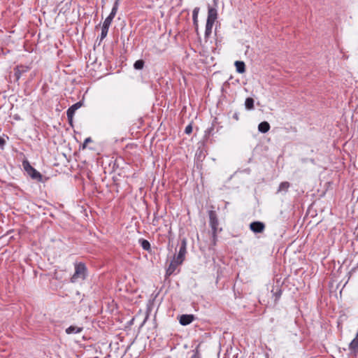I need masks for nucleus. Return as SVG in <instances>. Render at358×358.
I'll return each instance as SVG.
<instances>
[{
	"instance_id": "1",
	"label": "nucleus",
	"mask_w": 358,
	"mask_h": 358,
	"mask_svg": "<svg viewBox=\"0 0 358 358\" xmlns=\"http://www.w3.org/2000/svg\"><path fill=\"white\" fill-rule=\"evenodd\" d=\"M209 216V225L211 228V238L210 242L213 246H215L217 244V234L222 231V229L219 228V221L217 218V215L215 211L209 210L208 212Z\"/></svg>"
},
{
	"instance_id": "2",
	"label": "nucleus",
	"mask_w": 358,
	"mask_h": 358,
	"mask_svg": "<svg viewBox=\"0 0 358 358\" xmlns=\"http://www.w3.org/2000/svg\"><path fill=\"white\" fill-rule=\"evenodd\" d=\"M75 271L73 275L71 276L70 281L72 283H75L78 280H84L87 276V268L86 265L83 262L75 263L74 264Z\"/></svg>"
},
{
	"instance_id": "3",
	"label": "nucleus",
	"mask_w": 358,
	"mask_h": 358,
	"mask_svg": "<svg viewBox=\"0 0 358 358\" xmlns=\"http://www.w3.org/2000/svg\"><path fill=\"white\" fill-rule=\"evenodd\" d=\"M22 166L25 171L33 180L38 182H41L43 180V176L41 173L34 169L28 161H23Z\"/></svg>"
},
{
	"instance_id": "4",
	"label": "nucleus",
	"mask_w": 358,
	"mask_h": 358,
	"mask_svg": "<svg viewBox=\"0 0 358 358\" xmlns=\"http://www.w3.org/2000/svg\"><path fill=\"white\" fill-rule=\"evenodd\" d=\"M30 67L24 65H17L14 68V76L17 81L20 80L22 75L27 72Z\"/></svg>"
},
{
	"instance_id": "5",
	"label": "nucleus",
	"mask_w": 358,
	"mask_h": 358,
	"mask_svg": "<svg viewBox=\"0 0 358 358\" xmlns=\"http://www.w3.org/2000/svg\"><path fill=\"white\" fill-rule=\"evenodd\" d=\"M348 350L351 355L357 357L358 355V336L355 338L350 343Z\"/></svg>"
},
{
	"instance_id": "6",
	"label": "nucleus",
	"mask_w": 358,
	"mask_h": 358,
	"mask_svg": "<svg viewBox=\"0 0 358 358\" xmlns=\"http://www.w3.org/2000/svg\"><path fill=\"white\" fill-rule=\"evenodd\" d=\"M250 229L255 233H262L265 229V224L259 221L252 222L250 224Z\"/></svg>"
},
{
	"instance_id": "7",
	"label": "nucleus",
	"mask_w": 358,
	"mask_h": 358,
	"mask_svg": "<svg viewBox=\"0 0 358 358\" xmlns=\"http://www.w3.org/2000/svg\"><path fill=\"white\" fill-rule=\"evenodd\" d=\"M217 17V11L215 8L209 7L206 22L214 24Z\"/></svg>"
},
{
	"instance_id": "8",
	"label": "nucleus",
	"mask_w": 358,
	"mask_h": 358,
	"mask_svg": "<svg viewBox=\"0 0 358 358\" xmlns=\"http://www.w3.org/2000/svg\"><path fill=\"white\" fill-rule=\"evenodd\" d=\"M194 317L193 315H182L180 317V324L182 326L189 324L194 320Z\"/></svg>"
},
{
	"instance_id": "9",
	"label": "nucleus",
	"mask_w": 358,
	"mask_h": 358,
	"mask_svg": "<svg viewBox=\"0 0 358 358\" xmlns=\"http://www.w3.org/2000/svg\"><path fill=\"white\" fill-rule=\"evenodd\" d=\"M83 330V327H77V326H70L66 329L65 332L67 334H76L82 332Z\"/></svg>"
},
{
	"instance_id": "10",
	"label": "nucleus",
	"mask_w": 358,
	"mask_h": 358,
	"mask_svg": "<svg viewBox=\"0 0 358 358\" xmlns=\"http://www.w3.org/2000/svg\"><path fill=\"white\" fill-rule=\"evenodd\" d=\"M179 265H180V264H179L176 261L172 259L169 264V268L166 270V274L169 275H171V274H173Z\"/></svg>"
},
{
	"instance_id": "11",
	"label": "nucleus",
	"mask_w": 358,
	"mask_h": 358,
	"mask_svg": "<svg viewBox=\"0 0 358 358\" xmlns=\"http://www.w3.org/2000/svg\"><path fill=\"white\" fill-rule=\"evenodd\" d=\"M83 105V103L81 101H78L73 105H72L71 107H69L66 111V114H70V115L74 116V114L76 111L79 109Z\"/></svg>"
},
{
	"instance_id": "12",
	"label": "nucleus",
	"mask_w": 358,
	"mask_h": 358,
	"mask_svg": "<svg viewBox=\"0 0 358 358\" xmlns=\"http://www.w3.org/2000/svg\"><path fill=\"white\" fill-rule=\"evenodd\" d=\"M271 127L268 122L264 121L259 124L258 130L259 132L265 134L268 132Z\"/></svg>"
},
{
	"instance_id": "13",
	"label": "nucleus",
	"mask_w": 358,
	"mask_h": 358,
	"mask_svg": "<svg viewBox=\"0 0 358 358\" xmlns=\"http://www.w3.org/2000/svg\"><path fill=\"white\" fill-rule=\"evenodd\" d=\"M235 66L236 71L239 73H243L245 71V64L242 61L235 62Z\"/></svg>"
},
{
	"instance_id": "14",
	"label": "nucleus",
	"mask_w": 358,
	"mask_h": 358,
	"mask_svg": "<svg viewBox=\"0 0 358 358\" xmlns=\"http://www.w3.org/2000/svg\"><path fill=\"white\" fill-rule=\"evenodd\" d=\"M290 187V183L289 182L285 181L280 183L277 193L285 192H287L289 188Z\"/></svg>"
},
{
	"instance_id": "15",
	"label": "nucleus",
	"mask_w": 358,
	"mask_h": 358,
	"mask_svg": "<svg viewBox=\"0 0 358 358\" xmlns=\"http://www.w3.org/2000/svg\"><path fill=\"white\" fill-rule=\"evenodd\" d=\"M178 253H180L185 257V255L187 253V239L186 238H182L181 240Z\"/></svg>"
},
{
	"instance_id": "16",
	"label": "nucleus",
	"mask_w": 358,
	"mask_h": 358,
	"mask_svg": "<svg viewBox=\"0 0 358 358\" xmlns=\"http://www.w3.org/2000/svg\"><path fill=\"white\" fill-rule=\"evenodd\" d=\"M255 101L251 97H248L245 101V107L248 110H252L255 108Z\"/></svg>"
},
{
	"instance_id": "17",
	"label": "nucleus",
	"mask_w": 358,
	"mask_h": 358,
	"mask_svg": "<svg viewBox=\"0 0 358 358\" xmlns=\"http://www.w3.org/2000/svg\"><path fill=\"white\" fill-rule=\"evenodd\" d=\"M199 8L196 7L193 10V12H192L193 23H194V26L196 27V30L198 29V14H199Z\"/></svg>"
},
{
	"instance_id": "18",
	"label": "nucleus",
	"mask_w": 358,
	"mask_h": 358,
	"mask_svg": "<svg viewBox=\"0 0 358 358\" xmlns=\"http://www.w3.org/2000/svg\"><path fill=\"white\" fill-rule=\"evenodd\" d=\"M213 24H213V23L206 22V29H205V34H204L205 38L207 39L210 36V34L212 33V29H213Z\"/></svg>"
},
{
	"instance_id": "19",
	"label": "nucleus",
	"mask_w": 358,
	"mask_h": 358,
	"mask_svg": "<svg viewBox=\"0 0 358 358\" xmlns=\"http://www.w3.org/2000/svg\"><path fill=\"white\" fill-rule=\"evenodd\" d=\"M139 243H141V245L142 248L146 251H150L151 249L150 243L148 241L141 238L139 239Z\"/></svg>"
},
{
	"instance_id": "20",
	"label": "nucleus",
	"mask_w": 358,
	"mask_h": 358,
	"mask_svg": "<svg viewBox=\"0 0 358 358\" xmlns=\"http://www.w3.org/2000/svg\"><path fill=\"white\" fill-rule=\"evenodd\" d=\"M108 29H109L108 27L102 26V27H101V33L100 38H99V44L106 37V36L108 34Z\"/></svg>"
},
{
	"instance_id": "21",
	"label": "nucleus",
	"mask_w": 358,
	"mask_h": 358,
	"mask_svg": "<svg viewBox=\"0 0 358 358\" xmlns=\"http://www.w3.org/2000/svg\"><path fill=\"white\" fill-rule=\"evenodd\" d=\"M144 65H145V62L143 59H138L134 62V68L136 70H141L143 69Z\"/></svg>"
},
{
	"instance_id": "22",
	"label": "nucleus",
	"mask_w": 358,
	"mask_h": 358,
	"mask_svg": "<svg viewBox=\"0 0 358 358\" xmlns=\"http://www.w3.org/2000/svg\"><path fill=\"white\" fill-rule=\"evenodd\" d=\"M119 2H120V0H116L115 1L114 4L113 6L112 10L110 11V13L109 14L110 15H111V17H115V16L116 15V13L118 10V7H119Z\"/></svg>"
},
{
	"instance_id": "23",
	"label": "nucleus",
	"mask_w": 358,
	"mask_h": 358,
	"mask_svg": "<svg viewBox=\"0 0 358 358\" xmlns=\"http://www.w3.org/2000/svg\"><path fill=\"white\" fill-rule=\"evenodd\" d=\"M271 292L273 293V295L275 296V301L278 300L282 294V290L278 287L276 288L275 291L274 289H272Z\"/></svg>"
},
{
	"instance_id": "24",
	"label": "nucleus",
	"mask_w": 358,
	"mask_h": 358,
	"mask_svg": "<svg viewBox=\"0 0 358 358\" xmlns=\"http://www.w3.org/2000/svg\"><path fill=\"white\" fill-rule=\"evenodd\" d=\"M114 19L113 17H111V15H108L104 20L103 23V25L102 26H104V27H110L112 22H113V20Z\"/></svg>"
},
{
	"instance_id": "25",
	"label": "nucleus",
	"mask_w": 358,
	"mask_h": 358,
	"mask_svg": "<svg viewBox=\"0 0 358 358\" xmlns=\"http://www.w3.org/2000/svg\"><path fill=\"white\" fill-rule=\"evenodd\" d=\"M185 257L180 253H178V255L176 256L173 257V260L176 261L177 262H178L179 264H182V262H184L185 260Z\"/></svg>"
},
{
	"instance_id": "26",
	"label": "nucleus",
	"mask_w": 358,
	"mask_h": 358,
	"mask_svg": "<svg viewBox=\"0 0 358 358\" xmlns=\"http://www.w3.org/2000/svg\"><path fill=\"white\" fill-rule=\"evenodd\" d=\"M92 141V139L91 138V137H88V138H85V140L84 141V142L81 146V148L83 150L87 148V144Z\"/></svg>"
},
{
	"instance_id": "27",
	"label": "nucleus",
	"mask_w": 358,
	"mask_h": 358,
	"mask_svg": "<svg viewBox=\"0 0 358 358\" xmlns=\"http://www.w3.org/2000/svg\"><path fill=\"white\" fill-rule=\"evenodd\" d=\"M192 132V126L191 124H188L185 129V133L186 134H190Z\"/></svg>"
},
{
	"instance_id": "28",
	"label": "nucleus",
	"mask_w": 358,
	"mask_h": 358,
	"mask_svg": "<svg viewBox=\"0 0 358 358\" xmlns=\"http://www.w3.org/2000/svg\"><path fill=\"white\" fill-rule=\"evenodd\" d=\"M67 115V118H68V122L69 123L70 125H73V115H70V114H66Z\"/></svg>"
},
{
	"instance_id": "29",
	"label": "nucleus",
	"mask_w": 358,
	"mask_h": 358,
	"mask_svg": "<svg viewBox=\"0 0 358 358\" xmlns=\"http://www.w3.org/2000/svg\"><path fill=\"white\" fill-rule=\"evenodd\" d=\"M191 358H201V356H200V354H199V350H196L194 352V354H193V355L192 356V357H191Z\"/></svg>"
},
{
	"instance_id": "30",
	"label": "nucleus",
	"mask_w": 358,
	"mask_h": 358,
	"mask_svg": "<svg viewBox=\"0 0 358 358\" xmlns=\"http://www.w3.org/2000/svg\"><path fill=\"white\" fill-rule=\"evenodd\" d=\"M233 118L234 120H236V121H238L239 120V113L238 112H235L233 115Z\"/></svg>"
},
{
	"instance_id": "31",
	"label": "nucleus",
	"mask_w": 358,
	"mask_h": 358,
	"mask_svg": "<svg viewBox=\"0 0 358 358\" xmlns=\"http://www.w3.org/2000/svg\"><path fill=\"white\" fill-rule=\"evenodd\" d=\"M5 143H6V141L3 138L0 137V148H3Z\"/></svg>"
},
{
	"instance_id": "32",
	"label": "nucleus",
	"mask_w": 358,
	"mask_h": 358,
	"mask_svg": "<svg viewBox=\"0 0 358 358\" xmlns=\"http://www.w3.org/2000/svg\"><path fill=\"white\" fill-rule=\"evenodd\" d=\"M203 154H202V151L200 150L199 151V153L196 152V156L198 157V158H201L202 157Z\"/></svg>"
},
{
	"instance_id": "33",
	"label": "nucleus",
	"mask_w": 358,
	"mask_h": 358,
	"mask_svg": "<svg viewBox=\"0 0 358 358\" xmlns=\"http://www.w3.org/2000/svg\"><path fill=\"white\" fill-rule=\"evenodd\" d=\"M213 130V127H211L210 128L208 129V130L206 131V132L208 134H210L211 131Z\"/></svg>"
},
{
	"instance_id": "34",
	"label": "nucleus",
	"mask_w": 358,
	"mask_h": 358,
	"mask_svg": "<svg viewBox=\"0 0 358 358\" xmlns=\"http://www.w3.org/2000/svg\"><path fill=\"white\" fill-rule=\"evenodd\" d=\"M308 162H311L312 164H315V159H309Z\"/></svg>"
},
{
	"instance_id": "35",
	"label": "nucleus",
	"mask_w": 358,
	"mask_h": 358,
	"mask_svg": "<svg viewBox=\"0 0 358 358\" xmlns=\"http://www.w3.org/2000/svg\"><path fill=\"white\" fill-rule=\"evenodd\" d=\"M308 160H309V159H308V158L302 159V162H303V163L308 162Z\"/></svg>"
},
{
	"instance_id": "36",
	"label": "nucleus",
	"mask_w": 358,
	"mask_h": 358,
	"mask_svg": "<svg viewBox=\"0 0 358 358\" xmlns=\"http://www.w3.org/2000/svg\"><path fill=\"white\" fill-rule=\"evenodd\" d=\"M147 318H148V316H146V317L145 318V320H143V322H142L141 326H143V325H144V324H145V322H146Z\"/></svg>"
},
{
	"instance_id": "37",
	"label": "nucleus",
	"mask_w": 358,
	"mask_h": 358,
	"mask_svg": "<svg viewBox=\"0 0 358 358\" xmlns=\"http://www.w3.org/2000/svg\"><path fill=\"white\" fill-rule=\"evenodd\" d=\"M357 267L358 268V262H357Z\"/></svg>"
}]
</instances>
